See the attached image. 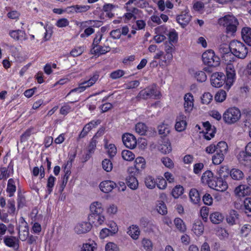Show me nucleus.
<instances>
[{"instance_id":"f257e3e1","label":"nucleus","mask_w":251,"mask_h":251,"mask_svg":"<svg viewBox=\"0 0 251 251\" xmlns=\"http://www.w3.org/2000/svg\"><path fill=\"white\" fill-rule=\"evenodd\" d=\"M226 77L222 73L216 72L213 73L211 76V85L215 87L219 88L226 83L225 88L228 90L233 85L235 79V73L232 64H227L226 68Z\"/></svg>"},{"instance_id":"f03ea898","label":"nucleus","mask_w":251,"mask_h":251,"mask_svg":"<svg viewBox=\"0 0 251 251\" xmlns=\"http://www.w3.org/2000/svg\"><path fill=\"white\" fill-rule=\"evenodd\" d=\"M220 25L226 27L227 33H233L237 30L238 25L237 19L233 15H227L219 19Z\"/></svg>"},{"instance_id":"7ed1b4c3","label":"nucleus","mask_w":251,"mask_h":251,"mask_svg":"<svg viewBox=\"0 0 251 251\" xmlns=\"http://www.w3.org/2000/svg\"><path fill=\"white\" fill-rule=\"evenodd\" d=\"M230 51L235 56L240 59L245 58L248 50L246 45L242 42L233 40L230 43Z\"/></svg>"},{"instance_id":"20e7f679","label":"nucleus","mask_w":251,"mask_h":251,"mask_svg":"<svg viewBox=\"0 0 251 251\" xmlns=\"http://www.w3.org/2000/svg\"><path fill=\"white\" fill-rule=\"evenodd\" d=\"M241 111L237 107H232L227 109L223 115L224 121L228 125H232L238 122L241 118Z\"/></svg>"},{"instance_id":"39448f33","label":"nucleus","mask_w":251,"mask_h":251,"mask_svg":"<svg viewBox=\"0 0 251 251\" xmlns=\"http://www.w3.org/2000/svg\"><path fill=\"white\" fill-rule=\"evenodd\" d=\"M99 76V74L97 72L95 73L88 80H84L79 83L78 87L71 90L66 96H68L72 93L77 92L80 93L84 91L88 88L93 86L98 81Z\"/></svg>"},{"instance_id":"423d86ee","label":"nucleus","mask_w":251,"mask_h":251,"mask_svg":"<svg viewBox=\"0 0 251 251\" xmlns=\"http://www.w3.org/2000/svg\"><path fill=\"white\" fill-rule=\"evenodd\" d=\"M202 61L205 65L210 67H217L220 64V58L215 55L212 50H208L202 54Z\"/></svg>"},{"instance_id":"0eeeda50","label":"nucleus","mask_w":251,"mask_h":251,"mask_svg":"<svg viewBox=\"0 0 251 251\" xmlns=\"http://www.w3.org/2000/svg\"><path fill=\"white\" fill-rule=\"evenodd\" d=\"M217 151L212 157V162L215 165L221 164L224 160L225 154L227 153L228 146L224 141L219 142Z\"/></svg>"},{"instance_id":"6e6552de","label":"nucleus","mask_w":251,"mask_h":251,"mask_svg":"<svg viewBox=\"0 0 251 251\" xmlns=\"http://www.w3.org/2000/svg\"><path fill=\"white\" fill-rule=\"evenodd\" d=\"M160 93L157 91L155 85L153 84L141 90L137 95V98L146 100L150 98H158Z\"/></svg>"},{"instance_id":"1a4fd4ad","label":"nucleus","mask_w":251,"mask_h":251,"mask_svg":"<svg viewBox=\"0 0 251 251\" xmlns=\"http://www.w3.org/2000/svg\"><path fill=\"white\" fill-rule=\"evenodd\" d=\"M90 213L88 216V221H93V217L95 215H99L102 214L104 211V208L101 202L96 201L92 202L90 206Z\"/></svg>"},{"instance_id":"9d476101","label":"nucleus","mask_w":251,"mask_h":251,"mask_svg":"<svg viewBox=\"0 0 251 251\" xmlns=\"http://www.w3.org/2000/svg\"><path fill=\"white\" fill-rule=\"evenodd\" d=\"M210 188L218 191L224 192L228 188V184L223 178L217 177L212 184H210Z\"/></svg>"},{"instance_id":"9b49d317","label":"nucleus","mask_w":251,"mask_h":251,"mask_svg":"<svg viewBox=\"0 0 251 251\" xmlns=\"http://www.w3.org/2000/svg\"><path fill=\"white\" fill-rule=\"evenodd\" d=\"M124 144L129 149H134L137 144L136 139L135 136L130 133H125L122 136Z\"/></svg>"},{"instance_id":"f8f14e48","label":"nucleus","mask_w":251,"mask_h":251,"mask_svg":"<svg viewBox=\"0 0 251 251\" xmlns=\"http://www.w3.org/2000/svg\"><path fill=\"white\" fill-rule=\"evenodd\" d=\"M92 225L89 222H81L77 223L74 228L75 231L78 234H84L89 231Z\"/></svg>"},{"instance_id":"ddd939ff","label":"nucleus","mask_w":251,"mask_h":251,"mask_svg":"<svg viewBox=\"0 0 251 251\" xmlns=\"http://www.w3.org/2000/svg\"><path fill=\"white\" fill-rule=\"evenodd\" d=\"M186 117L182 113L179 114L176 119V123L175 125L176 129L181 132L183 131L187 126Z\"/></svg>"},{"instance_id":"4468645a","label":"nucleus","mask_w":251,"mask_h":251,"mask_svg":"<svg viewBox=\"0 0 251 251\" xmlns=\"http://www.w3.org/2000/svg\"><path fill=\"white\" fill-rule=\"evenodd\" d=\"M3 242L8 247L12 248L15 250L19 248V240L16 237L6 236L3 238Z\"/></svg>"},{"instance_id":"2eb2a0df","label":"nucleus","mask_w":251,"mask_h":251,"mask_svg":"<svg viewBox=\"0 0 251 251\" xmlns=\"http://www.w3.org/2000/svg\"><path fill=\"white\" fill-rule=\"evenodd\" d=\"M117 186L116 184L113 181L105 180L100 184L99 187L100 190L105 193L111 192Z\"/></svg>"},{"instance_id":"dca6fc26","label":"nucleus","mask_w":251,"mask_h":251,"mask_svg":"<svg viewBox=\"0 0 251 251\" xmlns=\"http://www.w3.org/2000/svg\"><path fill=\"white\" fill-rule=\"evenodd\" d=\"M184 107L186 112H190L194 107V98L191 93H187L184 97Z\"/></svg>"},{"instance_id":"f3484780","label":"nucleus","mask_w":251,"mask_h":251,"mask_svg":"<svg viewBox=\"0 0 251 251\" xmlns=\"http://www.w3.org/2000/svg\"><path fill=\"white\" fill-rule=\"evenodd\" d=\"M251 188L246 185H240L234 190L236 195L239 197H245L250 194Z\"/></svg>"},{"instance_id":"a211bd4d","label":"nucleus","mask_w":251,"mask_h":251,"mask_svg":"<svg viewBox=\"0 0 251 251\" xmlns=\"http://www.w3.org/2000/svg\"><path fill=\"white\" fill-rule=\"evenodd\" d=\"M216 177V176H214L211 171L207 170L203 173L201 180L203 183L207 184L210 187V184H212Z\"/></svg>"},{"instance_id":"6ab92c4d","label":"nucleus","mask_w":251,"mask_h":251,"mask_svg":"<svg viewBox=\"0 0 251 251\" xmlns=\"http://www.w3.org/2000/svg\"><path fill=\"white\" fill-rule=\"evenodd\" d=\"M10 36L16 40H25L27 37L25 31L22 30H11L9 31Z\"/></svg>"},{"instance_id":"aec40b11","label":"nucleus","mask_w":251,"mask_h":251,"mask_svg":"<svg viewBox=\"0 0 251 251\" xmlns=\"http://www.w3.org/2000/svg\"><path fill=\"white\" fill-rule=\"evenodd\" d=\"M16 180L13 178L8 179L6 189V192L8 194V196L12 197L14 196L16 191Z\"/></svg>"},{"instance_id":"412c9836","label":"nucleus","mask_w":251,"mask_h":251,"mask_svg":"<svg viewBox=\"0 0 251 251\" xmlns=\"http://www.w3.org/2000/svg\"><path fill=\"white\" fill-rule=\"evenodd\" d=\"M191 16L188 14V12L185 11L182 12L181 14L177 16L176 20L177 22L182 27L186 25L190 22Z\"/></svg>"},{"instance_id":"4be33fe9","label":"nucleus","mask_w":251,"mask_h":251,"mask_svg":"<svg viewBox=\"0 0 251 251\" xmlns=\"http://www.w3.org/2000/svg\"><path fill=\"white\" fill-rule=\"evenodd\" d=\"M90 7V6L88 5H75L68 6L67 7V9H70L69 12L82 13L89 10Z\"/></svg>"},{"instance_id":"5701e85b","label":"nucleus","mask_w":251,"mask_h":251,"mask_svg":"<svg viewBox=\"0 0 251 251\" xmlns=\"http://www.w3.org/2000/svg\"><path fill=\"white\" fill-rule=\"evenodd\" d=\"M241 35L244 42L249 46H251V28L243 27L242 29Z\"/></svg>"},{"instance_id":"b1692460","label":"nucleus","mask_w":251,"mask_h":251,"mask_svg":"<svg viewBox=\"0 0 251 251\" xmlns=\"http://www.w3.org/2000/svg\"><path fill=\"white\" fill-rule=\"evenodd\" d=\"M127 233L133 239L137 240L140 234V231L137 226L133 225L128 227Z\"/></svg>"},{"instance_id":"393cba45","label":"nucleus","mask_w":251,"mask_h":251,"mask_svg":"<svg viewBox=\"0 0 251 251\" xmlns=\"http://www.w3.org/2000/svg\"><path fill=\"white\" fill-rule=\"evenodd\" d=\"M192 230L197 236L201 235L204 231V226L201 221H196L193 224Z\"/></svg>"},{"instance_id":"a878e982","label":"nucleus","mask_w":251,"mask_h":251,"mask_svg":"<svg viewBox=\"0 0 251 251\" xmlns=\"http://www.w3.org/2000/svg\"><path fill=\"white\" fill-rule=\"evenodd\" d=\"M97 122L95 121H91L88 124H86L83 127L82 130L79 135V138H82L85 137L88 133L94 127L97 126Z\"/></svg>"},{"instance_id":"bb28decb","label":"nucleus","mask_w":251,"mask_h":251,"mask_svg":"<svg viewBox=\"0 0 251 251\" xmlns=\"http://www.w3.org/2000/svg\"><path fill=\"white\" fill-rule=\"evenodd\" d=\"M21 220L22 224H23L24 226L25 229L23 230V231H19V236L20 239L23 241L27 239L29 235V232L27 226V224L26 223V222H25V220L23 217L21 218Z\"/></svg>"},{"instance_id":"cd10ccee","label":"nucleus","mask_w":251,"mask_h":251,"mask_svg":"<svg viewBox=\"0 0 251 251\" xmlns=\"http://www.w3.org/2000/svg\"><path fill=\"white\" fill-rule=\"evenodd\" d=\"M229 175L232 179L235 180H242L244 176L243 172L241 170L236 168L232 169L230 171Z\"/></svg>"},{"instance_id":"c85d7f7f","label":"nucleus","mask_w":251,"mask_h":251,"mask_svg":"<svg viewBox=\"0 0 251 251\" xmlns=\"http://www.w3.org/2000/svg\"><path fill=\"white\" fill-rule=\"evenodd\" d=\"M238 214L235 210H232L229 213L226 217V222L230 225L236 224L238 219Z\"/></svg>"},{"instance_id":"c756f323","label":"nucleus","mask_w":251,"mask_h":251,"mask_svg":"<svg viewBox=\"0 0 251 251\" xmlns=\"http://www.w3.org/2000/svg\"><path fill=\"white\" fill-rule=\"evenodd\" d=\"M189 197L192 202L194 204H198L201 201L198 191L196 189H192L189 192Z\"/></svg>"},{"instance_id":"7c9ffc66","label":"nucleus","mask_w":251,"mask_h":251,"mask_svg":"<svg viewBox=\"0 0 251 251\" xmlns=\"http://www.w3.org/2000/svg\"><path fill=\"white\" fill-rule=\"evenodd\" d=\"M210 219L212 223L218 224L223 221L224 216L222 213L219 212H215L211 214Z\"/></svg>"},{"instance_id":"2f4dec72","label":"nucleus","mask_w":251,"mask_h":251,"mask_svg":"<svg viewBox=\"0 0 251 251\" xmlns=\"http://www.w3.org/2000/svg\"><path fill=\"white\" fill-rule=\"evenodd\" d=\"M145 159L142 157H138L134 161V167L137 171H140L145 168Z\"/></svg>"},{"instance_id":"473e14b6","label":"nucleus","mask_w":251,"mask_h":251,"mask_svg":"<svg viewBox=\"0 0 251 251\" xmlns=\"http://www.w3.org/2000/svg\"><path fill=\"white\" fill-rule=\"evenodd\" d=\"M148 127L143 123H138L135 125V129L141 135H145L148 131Z\"/></svg>"},{"instance_id":"72a5a7b5","label":"nucleus","mask_w":251,"mask_h":251,"mask_svg":"<svg viewBox=\"0 0 251 251\" xmlns=\"http://www.w3.org/2000/svg\"><path fill=\"white\" fill-rule=\"evenodd\" d=\"M126 183L131 189L135 190L138 186V182L137 178L134 176H129L126 178Z\"/></svg>"},{"instance_id":"f704fd0d","label":"nucleus","mask_w":251,"mask_h":251,"mask_svg":"<svg viewBox=\"0 0 251 251\" xmlns=\"http://www.w3.org/2000/svg\"><path fill=\"white\" fill-rule=\"evenodd\" d=\"M105 221V217L102 214L99 215H95L93 217V221H89L90 223L91 222L95 224V226H98L102 225Z\"/></svg>"},{"instance_id":"c9c22d12","label":"nucleus","mask_w":251,"mask_h":251,"mask_svg":"<svg viewBox=\"0 0 251 251\" xmlns=\"http://www.w3.org/2000/svg\"><path fill=\"white\" fill-rule=\"evenodd\" d=\"M156 209L159 214L162 215H166L167 213L166 205L163 201H157Z\"/></svg>"},{"instance_id":"e433bc0d","label":"nucleus","mask_w":251,"mask_h":251,"mask_svg":"<svg viewBox=\"0 0 251 251\" xmlns=\"http://www.w3.org/2000/svg\"><path fill=\"white\" fill-rule=\"evenodd\" d=\"M174 224L176 228L181 232H184L186 231V226L180 218H176L174 220Z\"/></svg>"},{"instance_id":"4c0bfd02","label":"nucleus","mask_w":251,"mask_h":251,"mask_svg":"<svg viewBox=\"0 0 251 251\" xmlns=\"http://www.w3.org/2000/svg\"><path fill=\"white\" fill-rule=\"evenodd\" d=\"M56 180V178L52 175H50L47 180V190L46 192L48 194H50L53 190L54 186V183Z\"/></svg>"},{"instance_id":"58836bf2","label":"nucleus","mask_w":251,"mask_h":251,"mask_svg":"<svg viewBox=\"0 0 251 251\" xmlns=\"http://www.w3.org/2000/svg\"><path fill=\"white\" fill-rule=\"evenodd\" d=\"M217 172L219 176V177H221L222 178H226L230 174V171H229L228 168L227 166H221L219 169L218 170Z\"/></svg>"},{"instance_id":"ea45409f","label":"nucleus","mask_w":251,"mask_h":251,"mask_svg":"<svg viewBox=\"0 0 251 251\" xmlns=\"http://www.w3.org/2000/svg\"><path fill=\"white\" fill-rule=\"evenodd\" d=\"M105 148L107 149V152L110 157L114 156L117 153V149L114 144H110L108 145L107 143L105 144Z\"/></svg>"},{"instance_id":"a19ab883","label":"nucleus","mask_w":251,"mask_h":251,"mask_svg":"<svg viewBox=\"0 0 251 251\" xmlns=\"http://www.w3.org/2000/svg\"><path fill=\"white\" fill-rule=\"evenodd\" d=\"M183 191L184 189L182 186L176 185L172 190V195L174 198L177 199L183 194Z\"/></svg>"},{"instance_id":"79ce46f5","label":"nucleus","mask_w":251,"mask_h":251,"mask_svg":"<svg viewBox=\"0 0 251 251\" xmlns=\"http://www.w3.org/2000/svg\"><path fill=\"white\" fill-rule=\"evenodd\" d=\"M145 183L147 187L149 189H153L155 188L156 182L154 177L151 176H149L145 178Z\"/></svg>"},{"instance_id":"37998d69","label":"nucleus","mask_w":251,"mask_h":251,"mask_svg":"<svg viewBox=\"0 0 251 251\" xmlns=\"http://www.w3.org/2000/svg\"><path fill=\"white\" fill-rule=\"evenodd\" d=\"M8 213L12 216H14L16 212L15 202L14 199H9L7 201Z\"/></svg>"},{"instance_id":"c03bdc74","label":"nucleus","mask_w":251,"mask_h":251,"mask_svg":"<svg viewBox=\"0 0 251 251\" xmlns=\"http://www.w3.org/2000/svg\"><path fill=\"white\" fill-rule=\"evenodd\" d=\"M158 132L160 135L165 136L170 132V126L168 125L162 124L158 126Z\"/></svg>"},{"instance_id":"a18cd8bd","label":"nucleus","mask_w":251,"mask_h":251,"mask_svg":"<svg viewBox=\"0 0 251 251\" xmlns=\"http://www.w3.org/2000/svg\"><path fill=\"white\" fill-rule=\"evenodd\" d=\"M110 50V48L109 46H99L94 49V52L96 54H104Z\"/></svg>"},{"instance_id":"49530a36","label":"nucleus","mask_w":251,"mask_h":251,"mask_svg":"<svg viewBox=\"0 0 251 251\" xmlns=\"http://www.w3.org/2000/svg\"><path fill=\"white\" fill-rule=\"evenodd\" d=\"M84 50L83 46L75 47L70 51V55L73 57H77L80 55Z\"/></svg>"},{"instance_id":"de8ad7c7","label":"nucleus","mask_w":251,"mask_h":251,"mask_svg":"<svg viewBox=\"0 0 251 251\" xmlns=\"http://www.w3.org/2000/svg\"><path fill=\"white\" fill-rule=\"evenodd\" d=\"M194 76L197 81L201 82L205 81L207 79V76L205 72L202 71H196L194 74Z\"/></svg>"},{"instance_id":"09e8293b","label":"nucleus","mask_w":251,"mask_h":251,"mask_svg":"<svg viewBox=\"0 0 251 251\" xmlns=\"http://www.w3.org/2000/svg\"><path fill=\"white\" fill-rule=\"evenodd\" d=\"M122 156L124 160L128 161H132L135 158V155L132 152L128 150L123 151L122 152Z\"/></svg>"},{"instance_id":"8fccbe9b","label":"nucleus","mask_w":251,"mask_h":251,"mask_svg":"<svg viewBox=\"0 0 251 251\" xmlns=\"http://www.w3.org/2000/svg\"><path fill=\"white\" fill-rule=\"evenodd\" d=\"M226 97V93L225 91L221 90L215 95V100L216 101L221 102L225 100Z\"/></svg>"},{"instance_id":"3c124183","label":"nucleus","mask_w":251,"mask_h":251,"mask_svg":"<svg viewBox=\"0 0 251 251\" xmlns=\"http://www.w3.org/2000/svg\"><path fill=\"white\" fill-rule=\"evenodd\" d=\"M103 169L106 172H110L113 168V165L111 161L108 159H105L102 162Z\"/></svg>"},{"instance_id":"603ef678","label":"nucleus","mask_w":251,"mask_h":251,"mask_svg":"<svg viewBox=\"0 0 251 251\" xmlns=\"http://www.w3.org/2000/svg\"><path fill=\"white\" fill-rule=\"evenodd\" d=\"M156 185L160 190H164L167 187V182L166 180L162 177H158L157 178Z\"/></svg>"},{"instance_id":"864d4df0","label":"nucleus","mask_w":251,"mask_h":251,"mask_svg":"<svg viewBox=\"0 0 251 251\" xmlns=\"http://www.w3.org/2000/svg\"><path fill=\"white\" fill-rule=\"evenodd\" d=\"M229 50L230 51V44L229 45L225 44H221L219 47V52L223 55H227Z\"/></svg>"},{"instance_id":"5fc2aeb1","label":"nucleus","mask_w":251,"mask_h":251,"mask_svg":"<svg viewBox=\"0 0 251 251\" xmlns=\"http://www.w3.org/2000/svg\"><path fill=\"white\" fill-rule=\"evenodd\" d=\"M96 136H97V135H96L92 138V139H91V141L88 146V152L90 154H91L94 152V151L95 150V148L96 147V145H97V141L96 140V138H97Z\"/></svg>"},{"instance_id":"6e6d98bb","label":"nucleus","mask_w":251,"mask_h":251,"mask_svg":"<svg viewBox=\"0 0 251 251\" xmlns=\"http://www.w3.org/2000/svg\"><path fill=\"white\" fill-rule=\"evenodd\" d=\"M146 25L145 21L143 20H137L135 22V25H133L132 28L136 30L144 29Z\"/></svg>"},{"instance_id":"4d7b16f0","label":"nucleus","mask_w":251,"mask_h":251,"mask_svg":"<svg viewBox=\"0 0 251 251\" xmlns=\"http://www.w3.org/2000/svg\"><path fill=\"white\" fill-rule=\"evenodd\" d=\"M142 244L144 248L147 251H151L152 250V243L151 241L148 239L144 238L142 241Z\"/></svg>"},{"instance_id":"13d9d810","label":"nucleus","mask_w":251,"mask_h":251,"mask_svg":"<svg viewBox=\"0 0 251 251\" xmlns=\"http://www.w3.org/2000/svg\"><path fill=\"white\" fill-rule=\"evenodd\" d=\"M219 142L216 145L215 144H211L205 148V152L208 154H212L215 152H217L218 148H219Z\"/></svg>"},{"instance_id":"bf43d9fd","label":"nucleus","mask_w":251,"mask_h":251,"mask_svg":"<svg viewBox=\"0 0 251 251\" xmlns=\"http://www.w3.org/2000/svg\"><path fill=\"white\" fill-rule=\"evenodd\" d=\"M125 72L122 70H117L113 71L110 74V77L113 79H116L123 76Z\"/></svg>"},{"instance_id":"052dcab7","label":"nucleus","mask_w":251,"mask_h":251,"mask_svg":"<svg viewBox=\"0 0 251 251\" xmlns=\"http://www.w3.org/2000/svg\"><path fill=\"white\" fill-rule=\"evenodd\" d=\"M10 176V172L5 167L0 169V180L6 179Z\"/></svg>"},{"instance_id":"680f3d73","label":"nucleus","mask_w":251,"mask_h":251,"mask_svg":"<svg viewBox=\"0 0 251 251\" xmlns=\"http://www.w3.org/2000/svg\"><path fill=\"white\" fill-rule=\"evenodd\" d=\"M160 151L163 153H169L172 151L171 144L170 143H167L166 144L161 145L160 147Z\"/></svg>"},{"instance_id":"e2e57ef3","label":"nucleus","mask_w":251,"mask_h":251,"mask_svg":"<svg viewBox=\"0 0 251 251\" xmlns=\"http://www.w3.org/2000/svg\"><path fill=\"white\" fill-rule=\"evenodd\" d=\"M212 96L210 93H205L201 97V102L203 104H208L212 100Z\"/></svg>"},{"instance_id":"0e129e2a","label":"nucleus","mask_w":251,"mask_h":251,"mask_svg":"<svg viewBox=\"0 0 251 251\" xmlns=\"http://www.w3.org/2000/svg\"><path fill=\"white\" fill-rule=\"evenodd\" d=\"M161 162L163 165L169 168H172L174 167V162L171 159L168 157H163L161 159Z\"/></svg>"},{"instance_id":"69168bd1","label":"nucleus","mask_w":251,"mask_h":251,"mask_svg":"<svg viewBox=\"0 0 251 251\" xmlns=\"http://www.w3.org/2000/svg\"><path fill=\"white\" fill-rule=\"evenodd\" d=\"M69 24V21L66 18H61L58 20L56 25L58 27H64L67 26Z\"/></svg>"},{"instance_id":"338daca9","label":"nucleus","mask_w":251,"mask_h":251,"mask_svg":"<svg viewBox=\"0 0 251 251\" xmlns=\"http://www.w3.org/2000/svg\"><path fill=\"white\" fill-rule=\"evenodd\" d=\"M105 251H119L116 244L113 242H109L105 246Z\"/></svg>"},{"instance_id":"774afa93","label":"nucleus","mask_w":251,"mask_h":251,"mask_svg":"<svg viewBox=\"0 0 251 251\" xmlns=\"http://www.w3.org/2000/svg\"><path fill=\"white\" fill-rule=\"evenodd\" d=\"M244 206L246 213L251 212V198H247L244 201Z\"/></svg>"}]
</instances>
